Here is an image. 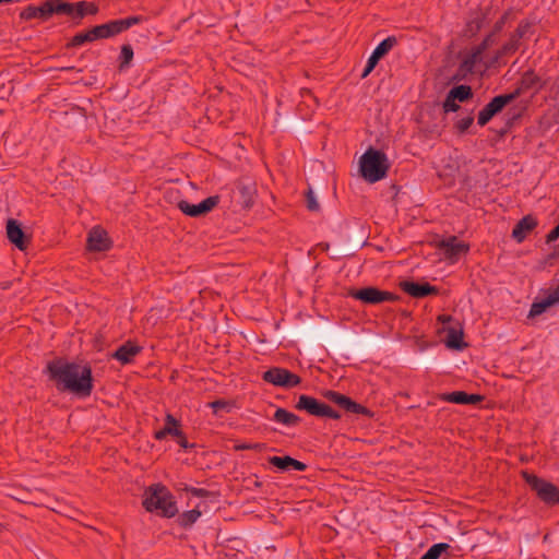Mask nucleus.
<instances>
[{
	"mask_svg": "<svg viewBox=\"0 0 559 559\" xmlns=\"http://www.w3.org/2000/svg\"><path fill=\"white\" fill-rule=\"evenodd\" d=\"M46 372L60 392H70L80 397H87L93 391L92 369L87 365L81 366L58 358L47 364Z\"/></svg>",
	"mask_w": 559,
	"mask_h": 559,
	"instance_id": "f257e3e1",
	"label": "nucleus"
},
{
	"mask_svg": "<svg viewBox=\"0 0 559 559\" xmlns=\"http://www.w3.org/2000/svg\"><path fill=\"white\" fill-rule=\"evenodd\" d=\"M142 504L147 512H156L168 519L178 513L173 493L162 484H153L145 489Z\"/></svg>",
	"mask_w": 559,
	"mask_h": 559,
	"instance_id": "f03ea898",
	"label": "nucleus"
},
{
	"mask_svg": "<svg viewBox=\"0 0 559 559\" xmlns=\"http://www.w3.org/2000/svg\"><path fill=\"white\" fill-rule=\"evenodd\" d=\"M359 164L362 178L370 183L383 179L390 168L385 153L372 147L361 155Z\"/></svg>",
	"mask_w": 559,
	"mask_h": 559,
	"instance_id": "7ed1b4c3",
	"label": "nucleus"
},
{
	"mask_svg": "<svg viewBox=\"0 0 559 559\" xmlns=\"http://www.w3.org/2000/svg\"><path fill=\"white\" fill-rule=\"evenodd\" d=\"M491 68H497L492 57L485 61L484 53L473 47L462 59L457 69V75L466 78L468 74H483Z\"/></svg>",
	"mask_w": 559,
	"mask_h": 559,
	"instance_id": "20e7f679",
	"label": "nucleus"
},
{
	"mask_svg": "<svg viewBox=\"0 0 559 559\" xmlns=\"http://www.w3.org/2000/svg\"><path fill=\"white\" fill-rule=\"evenodd\" d=\"M143 21L142 16H129L127 19L109 21L105 24L96 25L91 28V35L95 40L114 37L129 29Z\"/></svg>",
	"mask_w": 559,
	"mask_h": 559,
	"instance_id": "39448f33",
	"label": "nucleus"
},
{
	"mask_svg": "<svg viewBox=\"0 0 559 559\" xmlns=\"http://www.w3.org/2000/svg\"><path fill=\"white\" fill-rule=\"evenodd\" d=\"M295 408L298 411H305L309 415L320 418H331L337 420L342 417L341 413L333 409L330 405L306 394L299 395Z\"/></svg>",
	"mask_w": 559,
	"mask_h": 559,
	"instance_id": "423d86ee",
	"label": "nucleus"
},
{
	"mask_svg": "<svg viewBox=\"0 0 559 559\" xmlns=\"http://www.w3.org/2000/svg\"><path fill=\"white\" fill-rule=\"evenodd\" d=\"M523 478L544 503L548 506L559 504V488L557 486L526 472L523 473Z\"/></svg>",
	"mask_w": 559,
	"mask_h": 559,
	"instance_id": "0eeeda50",
	"label": "nucleus"
},
{
	"mask_svg": "<svg viewBox=\"0 0 559 559\" xmlns=\"http://www.w3.org/2000/svg\"><path fill=\"white\" fill-rule=\"evenodd\" d=\"M519 97V92L501 94L495 96L477 116V123L480 127L486 126L497 114H499L508 104Z\"/></svg>",
	"mask_w": 559,
	"mask_h": 559,
	"instance_id": "6e6552de",
	"label": "nucleus"
},
{
	"mask_svg": "<svg viewBox=\"0 0 559 559\" xmlns=\"http://www.w3.org/2000/svg\"><path fill=\"white\" fill-rule=\"evenodd\" d=\"M348 296L366 305H379L396 300L394 294L371 286L361 289H350Z\"/></svg>",
	"mask_w": 559,
	"mask_h": 559,
	"instance_id": "1a4fd4ad",
	"label": "nucleus"
},
{
	"mask_svg": "<svg viewBox=\"0 0 559 559\" xmlns=\"http://www.w3.org/2000/svg\"><path fill=\"white\" fill-rule=\"evenodd\" d=\"M262 379L270 384L286 389L295 388L301 382L298 374L281 367H273L264 371Z\"/></svg>",
	"mask_w": 559,
	"mask_h": 559,
	"instance_id": "9d476101",
	"label": "nucleus"
},
{
	"mask_svg": "<svg viewBox=\"0 0 559 559\" xmlns=\"http://www.w3.org/2000/svg\"><path fill=\"white\" fill-rule=\"evenodd\" d=\"M323 396L347 413L362 415L369 418L373 417V413L369 408L337 391L328 390L323 393Z\"/></svg>",
	"mask_w": 559,
	"mask_h": 559,
	"instance_id": "9b49d317",
	"label": "nucleus"
},
{
	"mask_svg": "<svg viewBox=\"0 0 559 559\" xmlns=\"http://www.w3.org/2000/svg\"><path fill=\"white\" fill-rule=\"evenodd\" d=\"M218 202V195L209 197L198 204H191L188 201L182 200L178 203V209L188 216L198 217L211 212Z\"/></svg>",
	"mask_w": 559,
	"mask_h": 559,
	"instance_id": "f8f14e48",
	"label": "nucleus"
},
{
	"mask_svg": "<svg viewBox=\"0 0 559 559\" xmlns=\"http://www.w3.org/2000/svg\"><path fill=\"white\" fill-rule=\"evenodd\" d=\"M438 248L442 251L445 259L455 262L462 254L469 250V246L464 241H460L455 236L442 239L438 243Z\"/></svg>",
	"mask_w": 559,
	"mask_h": 559,
	"instance_id": "ddd939ff",
	"label": "nucleus"
},
{
	"mask_svg": "<svg viewBox=\"0 0 559 559\" xmlns=\"http://www.w3.org/2000/svg\"><path fill=\"white\" fill-rule=\"evenodd\" d=\"M397 40L394 36H389L385 39H383L372 51L371 56L369 57L367 64L364 69V72L361 74V78H366L377 66L379 60L385 56L395 45Z\"/></svg>",
	"mask_w": 559,
	"mask_h": 559,
	"instance_id": "4468645a",
	"label": "nucleus"
},
{
	"mask_svg": "<svg viewBox=\"0 0 559 559\" xmlns=\"http://www.w3.org/2000/svg\"><path fill=\"white\" fill-rule=\"evenodd\" d=\"M401 288L404 293L414 298H424L428 295H436L438 293V288L429 283L404 281L401 283Z\"/></svg>",
	"mask_w": 559,
	"mask_h": 559,
	"instance_id": "2eb2a0df",
	"label": "nucleus"
},
{
	"mask_svg": "<svg viewBox=\"0 0 559 559\" xmlns=\"http://www.w3.org/2000/svg\"><path fill=\"white\" fill-rule=\"evenodd\" d=\"M7 236L10 242L20 250H25L29 243V239L25 236L21 225L12 218L7 223Z\"/></svg>",
	"mask_w": 559,
	"mask_h": 559,
	"instance_id": "dca6fc26",
	"label": "nucleus"
},
{
	"mask_svg": "<svg viewBox=\"0 0 559 559\" xmlns=\"http://www.w3.org/2000/svg\"><path fill=\"white\" fill-rule=\"evenodd\" d=\"M142 352V347L128 341L119 346L111 355L112 358L120 361L122 365H127L133 361L134 357Z\"/></svg>",
	"mask_w": 559,
	"mask_h": 559,
	"instance_id": "f3484780",
	"label": "nucleus"
},
{
	"mask_svg": "<svg viewBox=\"0 0 559 559\" xmlns=\"http://www.w3.org/2000/svg\"><path fill=\"white\" fill-rule=\"evenodd\" d=\"M269 463L281 472H287L290 469H295L298 472H304L307 468V465L289 455L285 456H270Z\"/></svg>",
	"mask_w": 559,
	"mask_h": 559,
	"instance_id": "a211bd4d",
	"label": "nucleus"
},
{
	"mask_svg": "<svg viewBox=\"0 0 559 559\" xmlns=\"http://www.w3.org/2000/svg\"><path fill=\"white\" fill-rule=\"evenodd\" d=\"M50 15H52L51 3L45 1L41 5H28L21 13L20 17L24 21H29L33 19H43L46 20Z\"/></svg>",
	"mask_w": 559,
	"mask_h": 559,
	"instance_id": "6ab92c4d",
	"label": "nucleus"
},
{
	"mask_svg": "<svg viewBox=\"0 0 559 559\" xmlns=\"http://www.w3.org/2000/svg\"><path fill=\"white\" fill-rule=\"evenodd\" d=\"M87 247L92 251H105L110 247L106 231L99 228H93L87 237Z\"/></svg>",
	"mask_w": 559,
	"mask_h": 559,
	"instance_id": "aec40b11",
	"label": "nucleus"
},
{
	"mask_svg": "<svg viewBox=\"0 0 559 559\" xmlns=\"http://www.w3.org/2000/svg\"><path fill=\"white\" fill-rule=\"evenodd\" d=\"M236 199L242 209H250L255 199V188L252 185L239 182L236 188Z\"/></svg>",
	"mask_w": 559,
	"mask_h": 559,
	"instance_id": "412c9836",
	"label": "nucleus"
},
{
	"mask_svg": "<svg viewBox=\"0 0 559 559\" xmlns=\"http://www.w3.org/2000/svg\"><path fill=\"white\" fill-rule=\"evenodd\" d=\"M180 423L171 414H167L165 417L164 427L154 433L156 440H163L167 436L177 437L181 436Z\"/></svg>",
	"mask_w": 559,
	"mask_h": 559,
	"instance_id": "4be33fe9",
	"label": "nucleus"
},
{
	"mask_svg": "<svg viewBox=\"0 0 559 559\" xmlns=\"http://www.w3.org/2000/svg\"><path fill=\"white\" fill-rule=\"evenodd\" d=\"M441 400L454 404H477L483 400V396L478 394H467L464 391H454L445 393L441 396Z\"/></svg>",
	"mask_w": 559,
	"mask_h": 559,
	"instance_id": "5701e85b",
	"label": "nucleus"
},
{
	"mask_svg": "<svg viewBox=\"0 0 559 559\" xmlns=\"http://www.w3.org/2000/svg\"><path fill=\"white\" fill-rule=\"evenodd\" d=\"M537 225V222L532 216H524L512 230V237L518 241L522 242L526 235L532 231Z\"/></svg>",
	"mask_w": 559,
	"mask_h": 559,
	"instance_id": "b1692460",
	"label": "nucleus"
},
{
	"mask_svg": "<svg viewBox=\"0 0 559 559\" xmlns=\"http://www.w3.org/2000/svg\"><path fill=\"white\" fill-rule=\"evenodd\" d=\"M540 85V79L539 76L533 71L527 70L523 73L519 86L514 92H519V96L532 88H536Z\"/></svg>",
	"mask_w": 559,
	"mask_h": 559,
	"instance_id": "393cba45",
	"label": "nucleus"
},
{
	"mask_svg": "<svg viewBox=\"0 0 559 559\" xmlns=\"http://www.w3.org/2000/svg\"><path fill=\"white\" fill-rule=\"evenodd\" d=\"M273 420L287 427L297 426L300 423L297 415L281 407L275 411Z\"/></svg>",
	"mask_w": 559,
	"mask_h": 559,
	"instance_id": "a878e982",
	"label": "nucleus"
},
{
	"mask_svg": "<svg viewBox=\"0 0 559 559\" xmlns=\"http://www.w3.org/2000/svg\"><path fill=\"white\" fill-rule=\"evenodd\" d=\"M447 346L454 349H462L465 346L463 343V332L456 329H450L447 335Z\"/></svg>",
	"mask_w": 559,
	"mask_h": 559,
	"instance_id": "bb28decb",
	"label": "nucleus"
},
{
	"mask_svg": "<svg viewBox=\"0 0 559 559\" xmlns=\"http://www.w3.org/2000/svg\"><path fill=\"white\" fill-rule=\"evenodd\" d=\"M516 46L513 44H510L507 41L499 50L496 51V53L492 56L493 63L496 67H500L501 64H504L506 62L502 61V59L509 55H512L516 51Z\"/></svg>",
	"mask_w": 559,
	"mask_h": 559,
	"instance_id": "cd10ccee",
	"label": "nucleus"
},
{
	"mask_svg": "<svg viewBox=\"0 0 559 559\" xmlns=\"http://www.w3.org/2000/svg\"><path fill=\"white\" fill-rule=\"evenodd\" d=\"M98 7L94 2L80 1L75 3L76 16L82 19L87 14L94 15L98 12Z\"/></svg>",
	"mask_w": 559,
	"mask_h": 559,
	"instance_id": "c85d7f7f",
	"label": "nucleus"
},
{
	"mask_svg": "<svg viewBox=\"0 0 559 559\" xmlns=\"http://www.w3.org/2000/svg\"><path fill=\"white\" fill-rule=\"evenodd\" d=\"M449 92L451 93L452 97L455 98V100L461 103L466 102L473 97L472 87L468 85H457L451 88Z\"/></svg>",
	"mask_w": 559,
	"mask_h": 559,
	"instance_id": "c756f323",
	"label": "nucleus"
},
{
	"mask_svg": "<svg viewBox=\"0 0 559 559\" xmlns=\"http://www.w3.org/2000/svg\"><path fill=\"white\" fill-rule=\"evenodd\" d=\"M51 3L52 14H67L70 15L75 10V4L62 2L60 0H48Z\"/></svg>",
	"mask_w": 559,
	"mask_h": 559,
	"instance_id": "7c9ffc66",
	"label": "nucleus"
},
{
	"mask_svg": "<svg viewBox=\"0 0 559 559\" xmlns=\"http://www.w3.org/2000/svg\"><path fill=\"white\" fill-rule=\"evenodd\" d=\"M450 545L447 543H438L433 544L423 556L420 559H439L442 552L448 550Z\"/></svg>",
	"mask_w": 559,
	"mask_h": 559,
	"instance_id": "2f4dec72",
	"label": "nucleus"
},
{
	"mask_svg": "<svg viewBox=\"0 0 559 559\" xmlns=\"http://www.w3.org/2000/svg\"><path fill=\"white\" fill-rule=\"evenodd\" d=\"M95 41L94 36L91 35V28L75 34L71 41L67 45L68 47H79L84 45L85 43H92Z\"/></svg>",
	"mask_w": 559,
	"mask_h": 559,
	"instance_id": "473e14b6",
	"label": "nucleus"
},
{
	"mask_svg": "<svg viewBox=\"0 0 559 559\" xmlns=\"http://www.w3.org/2000/svg\"><path fill=\"white\" fill-rule=\"evenodd\" d=\"M200 516L201 511L198 509L186 511L179 516V524L183 527H189L194 524Z\"/></svg>",
	"mask_w": 559,
	"mask_h": 559,
	"instance_id": "72a5a7b5",
	"label": "nucleus"
},
{
	"mask_svg": "<svg viewBox=\"0 0 559 559\" xmlns=\"http://www.w3.org/2000/svg\"><path fill=\"white\" fill-rule=\"evenodd\" d=\"M550 306H552V302L546 296L544 299H542L539 301H535V302L532 304L528 317L539 316Z\"/></svg>",
	"mask_w": 559,
	"mask_h": 559,
	"instance_id": "f704fd0d",
	"label": "nucleus"
},
{
	"mask_svg": "<svg viewBox=\"0 0 559 559\" xmlns=\"http://www.w3.org/2000/svg\"><path fill=\"white\" fill-rule=\"evenodd\" d=\"M209 406L213 409L215 415H218L219 412L229 413L234 407V403L226 400H216L209 403Z\"/></svg>",
	"mask_w": 559,
	"mask_h": 559,
	"instance_id": "c9c22d12",
	"label": "nucleus"
},
{
	"mask_svg": "<svg viewBox=\"0 0 559 559\" xmlns=\"http://www.w3.org/2000/svg\"><path fill=\"white\" fill-rule=\"evenodd\" d=\"M133 59V49L130 45H123L120 52V69L128 67Z\"/></svg>",
	"mask_w": 559,
	"mask_h": 559,
	"instance_id": "e433bc0d",
	"label": "nucleus"
},
{
	"mask_svg": "<svg viewBox=\"0 0 559 559\" xmlns=\"http://www.w3.org/2000/svg\"><path fill=\"white\" fill-rule=\"evenodd\" d=\"M454 97H452L451 93L449 92L445 96V99L442 104L443 111L445 114L448 112H456L460 109V105L456 103Z\"/></svg>",
	"mask_w": 559,
	"mask_h": 559,
	"instance_id": "4c0bfd02",
	"label": "nucleus"
},
{
	"mask_svg": "<svg viewBox=\"0 0 559 559\" xmlns=\"http://www.w3.org/2000/svg\"><path fill=\"white\" fill-rule=\"evenodd\" d=\"M531 28H532V23L528 22L527 20H522L519 23V25H518V27H516V29L514 31L513 34H515V37H520L522 39V38L527 36V34L530 33Z\"/></svg>",
	"mask_w": 559,
	"mask_h": 559,
	"instance_id": "58836bf2",
	"label": "nucleus"
},
{
	"mask_svg": "<svg viewBox=\"0 0 559 559\" xmlns=\"http://www.w3.org/2000/svg\"><path fill=\"white\" fill-rule=\"evenodd\" d=\"M473 122H474L473 116H467L465 118L460 119L455 123V128L460 134H463L469 129V127L473 124Z\"/></svg>",
	"mask_w": 559,
	"mask_h": 559,
	"instance_id": "ea45409f",
	"label": "nucleus"
},
{
	"mask_svg": "<svg viewBox=\"0 0 559 559\" xmlns=\"http://www.w3.org/2000/svg\"><path fill=\"white\" fill-rule=\"evenodd\" d=\"M307 209L312 212H317L320 209L318 201L316 200L314 193L311 189H308L306 193Z\"/></svg>",
	"mask_w": 559,
	"mask_h": 559,
	"instance_id": "a19ab883",
	"label": "nucleus"
},
{
	"mask_svg": "<svg viewBox=\"0 0 559 559\" xmlns=\"http://www.w3.org/2000/svg\"><path fill=\"white\" fill-rule=\"evenodd\" d=\"M185 490L190 495L199 498H205L210 496V491L204 488L186 487Z\"/></svg>",
	"mask_w": 559,
	"mask_h": 559,
	"instance_id": "79ce46f5",
	"label": "nucleus"
},
{
	"mask_svg": "<svg viewBox=\"0 0 559 559\" xmlns=\"http://www.w3.org/2000/svg\"><path fill=\"white\" fill-rule=\"evenodd\" d=\"M483 21L479 17L473 19L468 22L467 26L472 33H476L481 28Z\"/></svg>",
	"mask_w": 559,
	"mask_h": 559,
	"instance_id": "37998d69",
	"label": "nucleus"
},
{
	"mask_svg": "<svg viewBox=\"0 0 559 559\" xmlns=\"http://www.w3.org/2000/svg\"><path fill=\"white\" fill-rule=\"evenodd\" d=\"M492 43V36L491 35H488L486 38H484V40L475 46L476 49H479L481 53H484L488 47L491 45Z\"/></svg>",
	"mask_w": 559,
	"mask_h": 559,
	"instance_id": "c03bdc74",
	"label": "nucleus"
},
{
	"mask_svg": "<svg viewBox=\"0 0 559 559\" xmlns=\"http://www.w3.org/2000/svg\"><path fill=\"white\" fill-rule=\"evenodd\" d=\"M176 439H177L178 444H179L181 448H183V449H189V448H191V447H192V444H190V443L188 442V440H187V438H186V436H185L183 431H181V436H177V437H176Z\"/></svg>",
	"mask_w": 559,
	"mask_h": 559,
	"instance_id": "a18cd8bd",
	"label": "nucleus"
},
{
	"mask_svg": "<svg viewBox=\"0 0 559 559\" xmlns=\"http://www.w3.org/2000/svg\"><path fill=\"white\" fill-rule=\"evenodd\" d=\"M547 297L550 299V301L552 302V305L559 302V285L552 289L548 295Z\"/></svg>",
	"mask_w": 559,
	"mask_h": 559,
	"instance_id": "49530a36",
	"label": "nucleus"
},
{
	"mask_svg": "<svg viewBox=\"0 0 559 559\" xmlns=\"http://www.w3.org/2000/svg\"><path fill=\"white\" fill-rule=\"evenodd\" d=\"M559 238V231L554 228L550 230V233L546 236V241L549 243V242H554L556 241L557 239Z\"/></svg>",
	"mask_w": 559,
	"mask_h": 559,
	"instance_id": "de8ad7c7",
	"label": "nucleus"
},
{
	"mask_svg": "<svg viewBox=\"0 0 559 559\" xmlns=\"http://www.w3.org/2000/svg\"><path fill=\"white\" fill-rule=\"evenodd\" d=\"M508 19V13H504L495 24V31H500Z\"/></svg>",
	"mask_w": 559,
	"mask_h": 559,
	"instance_id": "09e8293b",
	"label": "nucleus"
},
{
	"mask_svg": "<svg viewBox=\"0 0 559 559\" xmlns=\"http://www.w3.org/2000/svg\"><path fill=\"white\" fill-rule=\"evenodd\" d=\"M258 448V444H251V443H243L236 445V450H252Z\"/></svg>",
	"mask_w": 559,
	"mask_h": 559,
	"instance_id": "8fccbe9b",
	"label": "nucleus"
},
{
	"mask_svg": "<svg viewBox=\"0 0 559 559\" xmlns=\"http://www.w3.org/2000/svg\"><path fill=\"white\" fill-rule=\"evenodd\" d=\"M520 40H521V38L520 37H515V34L512 33L508 41L510 44H513L514 46H516V49H519Z\"/></svg>",
	"mask_w": 559,
	"mask_h": 559,
	"instance_id": "3c124183",
	"label": "nucleus"
}]
</instances>
